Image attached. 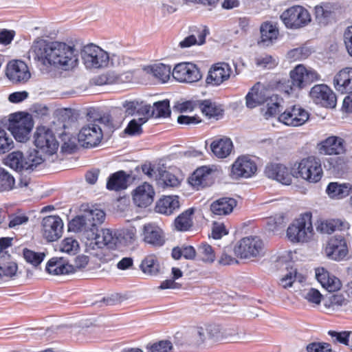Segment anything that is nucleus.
<instances>
[{"label":"nucleus","mask_w":352,"mask_h":352,"mask_svg":"<svg viewBox=\"0 0 352 352\" xmlns=\"http://www.w3.org/2000/svg\"><path fill=\"white\" fill-rule=\"evenodd\" d=\"M290 79L279 82L278 88L287 95L296 94L307 85L320 79V74L314 69H307L299 64L289 72Z\"/></svg>","instance_id":"1"},{"label":"nucleus","mask_w":352,"mask_h":352,"mask_svg":"<svg viewBox=\"0 0 352 352\" xmlns=\"http://www.w3.org/2000/svg\"><path fill=\"white\" fill-rule=\"evenodd\" d=\"M315 232L312 222V213H301L289 225L286 236L293 243H306L313 240Z\"/></svg>","instance_id":"2"},{"label":"nucleus","mask_w":352,"mask_h":352,"mask_svg":"<svg viewBox=\"0 0 352 352\" xmlns=\"http://www.w3.org/2000/svg\"><path fill=\"white\" fill-rule=\"evenodd\" d=\"M294 175L309 183L316 184L323 176L321 160L315 155L303 157L294 164Z\"/></svg>","instance_id":"3"},{"label":"nucleus","mask_w":352,"mask_h":352,"mask_svg":"<svg viewBox=\"0 0 352 352\" xmlns=\"http://www.w3.org/2000/svg\"><path fill=\"white\" fill-rule=\"evenodd\" d=\"M34 126L32 117L27 113L17 112L10 115L8 129L19 142H26Z\"/></svg>","instance_id":"4"},{"label":"nucleus","mask_w":352,"mask_h":352,"mask_svg":"<svg viewBox=\"0 0 352 352\" xmlns=\"http://www.w3.org/2000/svg\"><path fill=\"white\" fill-rule=\"evenodd\" d=\"M85 245L92 249H100L104 247L113 249L116 247L118 238L110 229H102L98 228H91L85 233Z\"/></svg>","instance_id":"5"},{"label":"nucleus","mask_w":352,"mask_h":352,"mask_svg":"<svg viewBox=\"0 0 352 352\" xmlns=\"http://www.w3.org/2000/svg\"><path fill=\"white\" fill-rule=\"evenodd\" d=\"M60 44L59 41H48L44 39L35 41L32 45L34 58L47 67H54Z\"/></svg>","instance_id":"6"},{"label":"nucleus","mask_w":352,"mask_h":352,"mask_svg":"<svg viewBox=\"0 0 352 352\" xmlns=\"http://www.w3.org/2000/svg\"><path fill=\"white\" fill-rule=\"evenodd\" d=\"M265 245L257 236H245L235 245L234 254L242 259H252L263 255Z\"/></svg>","instance_id":"7"},{"label":"nucleus","mask_w":352,"mask_h":352,"mask_svg":"<svg viewBox=\"0 0 352 352\" xmlns=\"http://www.w3.org/2000/svg\"><path fill=\"white\" fill-rule=\"evenodd\" d=\"M280 18L287 28L292 30L304 28L311 21L309 12L299 5L291 6L284 10Z\"/></svg>","instance_id":"8"},{"label":"nucleus","mask_w":352,"mask_h":352,"mask_svg":"<svg viewBox=\"0 0 352 352\" xmlns=\"http://www.w3.org/2000/svg\"><path fill=\"white\" fill-rule=\"evenodd\" d=\"M34 144L42 152L52 155L58 148V142L52 130L45 126H38L34 133Z\"/></svg>","instance_id":"9"},{"label":"nucleus","mask_w":352,"mask_h":352,"mask_svg":"<svg viewBox=\"0 0 352 352\" xmlns=\"http://www.w3.org/2000/svg\"><path fill=\"white\" fill-rule=\"evenodd\" d=\"M82 58L88 68H102L109 63V54L102 48L93 43L84 46Z\"/></svg>","instance_id":"10"},{"label":"nucleus","mask_w":352,"mask_h":352,"mask_svg":"<svg viewBox=\"0 0 352 352\" xmlns=\"http://www.w3.org/2000/svg\"><path fill=\"white\" fill-rule=\"evenodd\" d=\"M92 121L84 125L78 134V142L85 148L96 147L103 139V131L97 124L98 121L94 119Z\"/></svg>","instance_id":"11"},{"label":"nucleus","mask_w":352,"mask_h":352,"mask_svg":"<svg viewBox=\"0 0 352 352\" xmlns=\"http://www.w3.org/2000/svg\"><path fill=\"white\" fill-rule=\"evenodd\" d=\"M87 116L89 119H94L113 129H119L126 118L123 109L120 107H112L108 113L100 116H97V111L94 108H91Z\"/></svg>","instance_id":"12"},{"label":"nucleus","mask_w":352,"mask_h":352,"mask_svg":"<svg viewBox=\"0 0 352 352\" xmlns=\"http://www.w3.org/2000/svg\"><path fill=\"white\" fill-rule=\"evenodd\" d=\"M172 76L177 82L192 83L199 81L202 74L197 65L190 62H182L175 65Z\"/></svg>","instance_id":"13"},{"label":"nucleus","mask_w":352,"mask_h":352,"mask_svg":"<svg viewBox=\"0 0 352 352\" xmlns=\"http://www.w3.org/2000/svg\"><path fill=\"white\" fill-rule=\"evenodd\" d=\"M63 221L58 215H49L43 218L41 223V233L49 242L57 241L63 232Z\"/></svg>","instance_id":"14"},{"label":"nucleus","mask_w":352,"mask_h":352,"mask_svg":"<svg viewBox=\"0 0 352 352\" xmlns=\"http://www.w3.org/2000/svg\"><path fill=\"white\" fill-rule=\"evenodd\" d=\"M324 252L327 257L331 260L336 261L344 260L349 254L345 238L341 235L329 237L324 248Z\"/></svg>","instance_id":"15"},{"label":"nucleus","mask_w":352,"mask_h":352,"mask_svg":"<svg viewBox=\"0 0 352 352\" xmlns=\"http://www.w3.org/2000/svg\"><path fill=\"white\" fill-rule=\"evenodd\" d=\"M256 170L257 166L254 160L248 155H241L232 164L230 177L233 179L250 178Z\"/></svg>","instance_id":"16"},{"label":"nucleus","mask_w":352,"mask_h":352,"mask_svg":"<svg viewBox=\"0 0 352 352\" xmlns=\"http://www.w3.org/2000/svg\"><path fill=\"white\" fill-rule=\"evenodd\" d=\"M309 118L308 111L298 104L287 107L278 116V120L280 122L289 126H302Z\"/></svg>","instance_id":"17"},{"label":"nucleus","mask_w":352,"mask_h":352,"mask_svg":"<svg viewBox=\"0 0 352 352\" xmlns=\"http://www.w3.org/2000/svg\"><path fill=\"white\" fill-rule=\"evenodd\" d=\"M232 74L231 66L226 62L212 64L208 72L206 82L211 86H219L229 80Z\"/></svg>","instance_id":"18"},{"label":"nucleus","mask_w":352,"mask_h":352,"mask_svg":"<svg viewBox=\"0 0 352 352\" xmlns=\"http://www.w3.org/2000/svg\"><path fill=\"white\" fill-rule=\"evenodd\" d=\"M309 96L316 104L326 108H334L336 105V94L324 84L314 85L310 90Z\"/></svg>","instance_id":"19"},{"label":"nucleus","mask_w":352,"mask_h":352,"mask_svg":"<svg viewBox=\"0 0 352 352\" xmlns=\"http://www.w3.org/2000/svg\"><path fill=\"white\" fill-rule=\"evenodd\" d=\"M155 196L154 187L145 182L138 185L131 192L133 204L140 208H146L150 206Z\"/></svg>","instance_id":"20"},{"label":"nucleus","mask_w":352,"mask_h":352,"mask_svg":"<svg viewBox=\"0 0 352 352\" xmlns=\"http://www.w3.org/2000/svg\"><path fill=\"white\" fill-rule=\"evenodd\" d=\"M318 153L324 155H339L345 153L346 142L339 136L331 135L317 144Z\"/></svg>","instance_id":"21"},{"label":"nucleus","mask_w":352,"mask_h":352,"mask_svg":"<svg viewBox=\"0 0 352 352\" xmlns=\"http://www.w3.org/2000/svg\"><path fill=\"white\" fill-rule=\"evenodd\" d=\"M6 76L14 83H25L31 77L29 68L24 61L13 60L7 65Z\"/></svg>","instance_id":"22"},{"label":"nucleus","mask_w":352,"mask_h":352,"mask_svg":"<svg viewBox=\"0 0 352 352\" xmlns=\"http://www.w3.org/2000/svg\"><path fill=\"white\" fill-rule=\"evenodd\" d=\"M142 241L154 248L163 246L166 243L165 233L157 224L146 223L142 228Z\"/></svg>","instance_id":"23"},{"label":"nucleus","mask_w":352,"mask_h":352,"mask_svg":"<svg viewBox=\"0 0 352 352\" xmlns=\"http://www.w3.org/2000/svg\"><path fill=\"white\" fill-rule=\"evenodd\" d=\"M74 52L75 50L73 47L65 43L60 42L54 67L65 71L74 67L78 61L77 56L74 54Z\"/></svg>","instance_id":"24"},{"label":"nucleus","mask_w":352,"mask_h":352,"mask_svg":"<svg viewBox=\"0 0 352 352\" xmlns=\"http://www.w3.org/2000/svg\"><path fill=\"white\" fill-rule=\"evenodd\" d=\"M188 182L196 190L209 186L214 182L213 170L207 166H200L190 175Z\"/></svg>","instance_id":"25"},{"label":"nucleus","mask_w":352,"mask_h":352,"mask_svg":"<svg viewBox=\"0 0 352 352\" xmlns=\"http://www.w3.org/2000/svg\"><path fill=\"white\" fill-rule=\"evenodd\" d=\"M265 175L270 179H275L284 185H289L294 177L285 165L282 164H270L265 169Z\"/></svg>","instance_id":"26"},{"label":"nucleus","mask_w":352,"mask_h":352,"mask_svg":"<svg viewBox=\"0 0 352 352\" xmlns=\"http://www.w3.org/2000/svg\"><path fill=\"white\" fill-rule=\"evenodd\" d=\"M263 85L256 82L245 96V104L249 109H254L266 102L269 98Z\"/></svg>","instance_id":"27"},{"label":"nucleus","mask_w":352,"mask_h":352,"mask_svg":"<svg viewBox=\"0 0 352 352\" xmlns=\"http://www.w3.org/2000/svg\"><path fill=\"white\" fill-rule=\"evenodd\" d=\"M316 277L322 287L329 292L338 291L341 288L342 283L340 279L331 274L324 267L316 270Z\"/></svg>","instance_id":"28"},{"label":"nucleus","mask_w":352,"mask_h":352,"mask_svg":"<svg viewBox=\"0 0 352 352\" xmlns=\"http://www.w3.org/2000/svg\"><path fill=\"white\" fill-rule=\"evenodd\" d=\"M46 272L52 275H65L75 272V267L69 265L63 258L53 257L45 266Z\"/></svg>","instance_id":"29"},{"label":"nucleus","mask_w":352,"mask_h":352,"mask_svg":"<svg viewBox=\"0 0 352 352\" xmlns=\"http://www.w3.org/2000/svg\"><path fill=\"white\" fill-rule=\"evenodd\" d=\"M335 89L342 93L352 91V67H345L336 74L333 78Z\"/></svg>","instance_id":"30"},{"label":"nucleus","mask_w":352,"mask_h":352,"mask_svg":"<svg viewBox=\"0 0 352 352\" xmlns=\"http://www.w3.org/2000/svg\"><path fill=\"white\" fill-rule=\"evenodd\" d=\"M143 70L146 74L153 77L162 83L168 81L173 71L170 65L164 63L147 65L143 68Z\"/></svg>","instance_id":"31"},{"label":"nucleus","mask_w":352,"mask_h":352,"mask_svg":"<svg viewBox=\"0 0 352 352\" xmlns=\"http://www.w3.org/2000/svg\"><path fill=\"white\" fill-rule=\"evenodd\" d=\"M233 148L234 146L231 139L226 137L216 138L210 144L212 153L219 159L228 157Z\"/></svg>","instance_id":"32"},{"label":"nucleus","mask_w":352,"mask_h":352,"mask_svg":"<svg viewBox=\"0 0 352 352\" xmlns=\"http://www.w3.org/2000/svg\"><path fill=\"white\" fill-rule=\"evenodd\" d=\"M179 208L178 196H162L156 202L155 210L157 213L165 215L172 214Z\"/></svg>","instance_id":"33"},{"label":"nucleus","mask_w":352,"mask_h":352,"mask_svg":"<svg viewBox=\"0 0 352 352\" xmlns=\"http://www.w3.org/2000/svg\"><path fill=\"white\" fill-rule=\"evenodd\" d=\"M349 228V224L341 219L318 220L316 230L321 234H331L336 230H345Z\"/></svg>","instance_id":"34"},{"label":"nucleus","mask_w":352,"mask_h":352,"mask_svg":"<svg viewBox=\"0 0 352 352\" xmlns=\"http://www.w3.org/2000/svg\"><path fill=\"white\" fill-rule=\"evenodd\" d=\"M199 109L206 117L216 120L221 118L224 113L223 106L210 99L200 100Z\"/></svg>","instance_id":"35"},{"label":"nucleus","mask_w":352,"mask_h":352,"mask_svg":"<svg viewBox=\"0 0 352 352\" xmlns=\"http://www.w3.org/2000/svg\"><path fill=\"white\" fill-rule=\"evenodd\" d=\"M236 206V201L231 197H221L213 201L210 210L215 215L223 216L230 214Z\"/></svg>","instance_id":"36"},{"label":"nucleus","mask_w":352,"mask_h":352,"mask_svg":"<svg viewBox=\"0 0 352 352\" xmlns=\"http://www.w3.org/2000/svg\"><path fill=\"white\" fill-rule=\"evenodd\" d=\"M129 175L124 170H119L112 173L108 177L106 187L109 190L120 191L124 190L128 186V180Z\"/></svg>","instance_id":"37"},{"label":"nucleus","mask_w":352,"mask_h":352,"mask_svg":"<svg viewBox=\"0 0 352 352\" xmlns=\"http://www.w3.org/2000/svg\"><path fill=\"white\" fill-rule=\"evenodd\" d=\"M194 213V208H190L179 214L173 221L175 229L179 232L189 231L193 226Z\"/></svg>","instance_id":"38"},{"label":"nucleus","mask_w":352,"mask_h":352,"mask_svg":"<svg viewBox=\"0 0 352 352\" xmlns=\"http://www.w3.org/2000/svg\"><path fill=\"white\" fill-rule=\"evenodd\" d=\"M352 190V186L349 183L340 184L338 182H330L326 189V192L331 198L343 199L347 197Z\"/></svg>","instance_id":"39"},{"label":"nucleus","mask_w":352,"mask_h":352,"mask_svg":"<svg viewBox=\"0 0 352 352\" xmlns=\"http://www.w3.org/2000/svg\"><path fill=\"white\" fill-rule=\"evenodd\" d=\"M141 270L146 275L155 276L160 272V265L155 254H148L142 261L140 265Z\"/></svg>","instance_id":"40"},{"label":"nucleus","mask_w":352,"mask_h":352,"mask_svg":"<svg viewBox=\"0 0 352 352\" xmlns=\"http://www.w3.org/2000/svg\"><path fill=\"white\" fill-rule=\"evenodd\" d=\"M92 228L89 221L85 219L83 213L82 215L76 216L68 223V230L76 233H81L82 239L85 240V231Z\"/></svg>","instance_id":"41"},{"label":"nucleus","mask_w":352,"mask_h":352,"mask_svg":"<svg viewBox=\"0 0 352 352\" xmlns=\"http://www.w3.org/2000/svg\"><path fill=\"white\" fill-rule=\"evenodd\" d=\"M84 214L92 228H98L104 221L106 217L104 210L95 206L84 210Z\"/></svg>","instance_id":"42"},{"label":"nucleus","mask_w":352,"mask_h":352,"mask_svg":"<svg viewBox=\"0 0 352 352\" xmlns=\"http://www.w3.org/2000/svg\"><path fill=\"white\" fill-rule=\"evenodd\" d=\"M215 252L207 243H201L197 248V258L204 263H212L215 260Z\"/></svg>","instance_id":"43"},{"label":"nucleus","mask_w":352,"mask_h":352,"mask_svg":"<svg viewBox=\"0 0 352 352\" xmlns=\"http://www.w3.org/2000/svg\"><path fill=\"white\" fill-rule=\"evenodd\" d=\"M24 160L25 157L23 153L20 151H13L7 156L6 164L16 171H21L24 170Z\"/></svg>","instance_id":"44"},{"label":"nucleus","mask_w":352,"mask_h":352,"mask_svg":"<svg viewBox=\"0 0 352 352\" xmlns=\"http://www.w3.org/2000/svg\"><path fill=\"white\" fill-rule=\"evenodd\" d=\"M147 122L146 118L133 119L127 124L124 133L129 136L140 135L143 133L142 126Z\"/></svg>","instance_id":"45"},{"label":"nucleus","mask_w":352,"mask_h":352,"mask_svg":"<svg viewBox=\"0 0 352 352\" xmlns=\"http://www.w3.org/2000/svg\"><path fill=\"white\" fill-rule=\"evenodd\" d=\"M261 34L263 42H272L277 38L278 30L271 22H265L261 26Z\"/></svg>","instance_id":"46"},{"label":"nucleus","mask_w":352,"mask_h":352,"mask_svg":"<svg viewBox=\"0 0 352 352\" xmlns=\"http://www.w3.org/2000/svg\"><path fill=\"white\" fill-rule=\"evenodd\" d=\"M44 162L39 151L34 149L25 157L23 162L24 170H34Z\"/></svg>","instance_id":"47"},{"label":"nucleus","mask_w":352,"mask_h":352,"mask_svg":"<svg viewBox=\"0 0 352 352\" xmlns=\"http://www.w3.org/2000/svg\"><path fill=\"white\" fill-rule=\"evenodd\" d=\"M153 117L167 118L170 116V102L168 100H164L154 103L152 109Z\"/></svg>","instance_id":"48"},{"label":"nucleus","mask_w":352,"mask_h":352,"mask_svg":"<svg viewBox=\"0 0 352 352\" xmlns=\"http://www.w3.org/2000/svg\"><path fill=\"white\" fill-rule=\"evenodd\" d=\"M311 54V49L307 46L303 45L289 50L287 54V58L290 61H298L306 59Z\"/></svg>","instance_id":"49"},{"label":"nucleus","mask_w":352,"mask_h":352,"mask_svg":"<svg viewBox=\"0 0 352 352\" xmlns=\"http://www.w3.org/2000/svg\"><path fill=\"white\" fill-rule=\"evenodd\" d=\"M23 256L25 261L34 267L38 266L45 257L43 252H36L28 248L23 250Z\"/></svg>","instance_id":"50"},{"label":"nucleus","mask_w":352,"mask_h":352,"mask_svg":"<svg viewBox=\"0 0 352 352\" xmlns=\"http://www.w3.org/2000/svg\"><path fill=\"white\" fill-rule=\"evenodd\" d=\"M14 183V177L4 168L0 167V192L12 190Z\"/></svg>","instance_id":"51"},{"label":"nucleus","mask_w":352,"mask_h":352,"mask_svg":"<svg viewBox=\"0 0 352 352\" xmlns=\"http://www.w3.org/2000/svg\"><path fill=\"white\" fill-rule=\"evenodd\" d=\"M60 251L69 254H75L78 248V242L72 237L65 238L60 244Z\"/></svg>","instance_id":"52"},{"label":"nucleus","mask_w":352,"mask_h":352,"mask_svg":"<svg viewBox=\"0 0 352 352\" xmlns=\"http://www.w3.org/2000/svg\"><path fill=\"white\" fill-rule=\"evenodd\" d=\"M304 277L298 274L296 269L291 270L280 280V285L284 288L292 287L293 283L298 279L299 282H302Z\"/></svg>","instance_id":"53"},{"label":"nucleus","mask_w":352,"mask_h":352,"mask_svg":"<svg viewBox=\"0 0 352 352\" xmlns=\"http://www.w3.org/2000/svg\"><path fill=\"white\" fill-rule=\"evenodd\" d=\"M190 36L197 39L198 45H201L206 42V37L209 33L208 29L206 26L201 25L199 27L192 26L189 29Z\"/></svg>","instance_id":"54"},{"label":"nucleus","mask_w":352,"mask_h":352,"mask_svg":"<svg viewBox=\"0 0 352 352\" xmlns=\"http://www.w3.org/2000/svg\"><path fill=\"white\" fill-rule=\"evenodd\" d=\"M206 333L208 339L215 341H222L226 338V336L221 331L219 325L215 324H206Z\"/></svg>","instance_id":"55"},{"label":"nucleus","mask_w":352,"mask_h":352,"mask_svg":"<svg viewBox=\"0 0 352 352\" xmlns=\"http://www.w3.org/2000/svg\"><path fill=\"white\" fill-rule=\"evenodd\" d=\"M256 65L266 69H272L276 67L277 63L276 59L270 54H261L255 59Z\"/></svg>","instance_id":"56"},{"label":"nucleus","mask_w":352,"mask_h":352,"mask_svg":"<svg viewBox=\"0 0 352 352\" xmlns=\"http://www.w3.org/2000/svg\"><path fill=\"white\" fill-rule=\"evenodd\" d=\"M13 146L14 142L12 138L5 130L0 129V154L8 152Z\"/></svg>","instance_id":"57"},{"label":"nucleus","mask_w":352,"mask_h":352,"mask_svg":"<svg viewBox=\"0 0 352 352\" xmlns=\"http://www.w3.org/2000/svg\"><path fill=\"white\" fill-rule=\"evenodd\" d=\"M29 221V217L23 212L20 211L9 215V228H14L22 224L26 223Z\"/></svg>","instance_id":"58"},{"label":"nucleus","mask_w":352,"mask_h":352,"mask_svg":"<svg viewBox=\"0 0 352 352\" xmlns=\"http://www.w3.org/2000/svg\"><path fill=\"white\" fill-rule=\"evenodd\" d=\"M273 97L270 98V100L272 103H267V107L266 111L264 113V116L266 119H269L270 118L275 117L279 114L280 112V102L278 101V98L277 96H275L276 100L274 101L272 99Z\"/></svg>","instance_id":"59"},{"label":"nucleus","mask_w":352,"mask_h":352,"mask_svg":"<svg viewBox=\"0 0 352 352\" xmlns=\"http://www.w3.org/2000/svg\"><path fill=\"white\" fill-rule=\"evenodd\" d=\"M18 266L14 262H9L0 265V278L12 277L16 273Z\"/></svg>","instance_id":"60"},{"label":"nucleus","mask_w":352,"mask_h":352,"mask_svg":"<svg viewBox=\"0 0 352 352\" xmlns=\"http://www.w3.org/2000/svg\"><path fill=\"white\" fill-rule=\"evenodd\" d=\"M160 179L167 187H177L180 184L179 179L168 171H164L160 175Z\"/></svg>","instance_id":"61"},{"label":"nucleus","mask_w":352,"mask_h":352,"mask_svg":"<svg viewBox=\"0 0 352 352\" xmlns=\"http://www.w3.org/2000/svg\"><path fill=\"white\" fill-rule=\"evenodd\" d=\"M306 349L307 352H332L331 344L326 342H311Z\"/></svg>","instance_id":"62"},{"label":"nucleus","mask_w":352,"mask_h":352,"mask_svg":"<svg viewBox=\"0 0 352 352\" xmlns=\"http://www.w3.org/2000/svg\"><path fill=\"white\" fill-rule=\"evenodd\" d=\"M230 252L231 250L230 248L224 249L218 261L219 265H230L233 264H237L239 263L238 260L230 254Z\"/></svg>","instance_id":"63"},{"label":"nucleus","mask_w":352,"mask_h":352,"mask_svg":"<svg viewBox=\"0 0 352 352\" xmlns=\"http://www.w3.org/2000/svg\"><path fill=\"white\" fill-rule=\"evenodd\" d=\"M172 343L168 340H162L154 343L150 348V352H170Z\"/></svg>","instance_id":"64"}]
</instances>
